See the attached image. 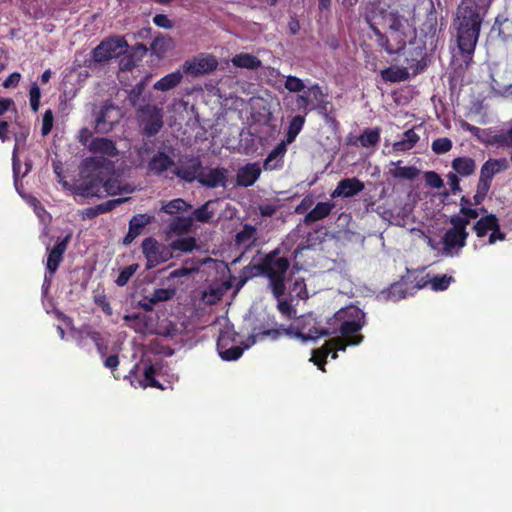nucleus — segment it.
<instances>
[{
  "label": "nucleus",
  "mask_w": 512,
  "mask_h": 512,
  "mask_svg": "<svg viewBox=\"0 0 512 512\" xmlns=\"http://www.w3.org/2000/svg\"><path fill=\"white\" fill-rule=\"evenodd\" d=\"M308 93L317 102L324 101L325 97L327 96V94L323 92L322 87L319 84H317V83L313 84L312 86H310L308 88Z\"/></svg>",
  "instance_id": "64"
},
{
  "label": "nucleus",
  "mask_w": 512,
  "mask_h": 512,
  "mask_svg": "<svg viewBox=\"0 0 512 512\" xmlns=\"http://www.w3.org/2000/svg\"><path fill=\"white\" fill-rule=\"evenodd\" d=\"M231 62L235 67L249 70H256L262 65L259 58L249 53L237 54L231 59Z\"/></svg>",
  "instance_id": "29"
},
{
  "label": "nucleus",
  "mask_w": 512,
  "mask_h": 512,
  "mask_svg": "<svg viewBox=\"0 0 512 512\" xmlns=\"http://www.w3.org/2000/svg\"><path fill=\"white\" fill-rule=\"evenodd\" d=\"M333 321H347V322H359L366 321L365 313L362 309L357 306H347L338 310L334 316Z\"/></svg>",
  "instance_id": "25"
},
{
  "label": "nucleus",
  "mask_w": 512,
  "mask_h": 512,
  "mask_svg": "<svg viewBox=\"0 0 512 512\" xmlns=\"http://www.w3.org/2000/svg\"><path fill=\"white\" fill-rule=\"evenodd\" d=\"M346 344L344 340L335 337L327 341L321 348L313 351L311 361L314 362L315 365L322 371H325L324 366L326 364V359L330 353H332V358H337V351H345Z\"/></svg>",
  "instance_id": "8"
},
{
  "label": "nucleus",
  "mask_w": 512,
  "mask_h": 512,
  "mask_svg": "<svg viewBox=\"0 0 512 512\" xmlns=\"http://www.w3.org/2000/svg\"><path fill=\"white\" fill-rule=\"evenodd\" d=\"M218 66L217 59L212 55L200 54L182 65V71L191 76H200L214 71Z\"/></svg>",
  "instance_id": "7"
},
{
  "label": "nucleus",
  "mask_w": 512,
  "mask_h": 512,
  "mask_svg": "<svg viewBox=\"0 0 512 512\" xmlns=\"http://www.w3.org/2000/svg\"><path fill=\"white\" fill-rule=\"evenodd\" d=\"M217 200H208L200 207L196 208L192 215L193 220H196L201 223H208L214 216V209L212 205L216 203Z\"/></svg>",
  "instance_id": "33"
},
{
  "label": "nucleus",
  "mask_w": 512,
  "mask_h": 512,
  "mask_svg": "<svg viewBox=\"0 0 512 512\" xmlns=\"http://www.w3.org/2000/svg\"><path fill=\"white\" fill-rule=\"evenodd\" d=\"M171 248L176 252H192L197 248V240L193 236L179 237L171 242Z\"/></svg>",
  "instance_id": "34"
},
{
  "label": "nucleus",
  "mask_w": 512,
  "mask_h": 512,
  "mask_svg": "<svg viewBox=\"0 0 512 512\" xmlns=\"http://www.w3.org/2000/svg\"><path fill=\"white\" fill-rule=\"evenodd\" d=\"M160 301V289H155L153 296L148 298L145 297L139 302V306L145 311L150 312L154 305Z\"/></svg>",
  "instance_id": "54"
},
{
  "label": "nucleus",
  "mask_w": 512,
  "mask_h": 512,
  "mask_svg": "<svg viewBox=\"0 0 512 512\" xmlns=\"http://www.w3.org/2000/svg\"><path fill=\"white\" fill-rule=\"evenodd\" d=\"M138 267H139L138 264H132V265L125 267L120 272L115 283L120 287L125 286L129 282L130 278L136 273Z\"/></svg>",
  "instance_id": "49"
},
{
  "label": "nucleus",
  "mask_w": 512,
  "mask_h": 512,
  "mask_svg": "<svg viewBox=\"0 0 512 512\" xmlns=\"http://www.w3.org/2000/svg\"><path fill=\"white\" fill-rule=\"evenodd\" d=\"M304 123H305V115H303V116L296 115L290 120L287 135H286V139H287L288 143H291L295 140L297 135L302 130Z\"/></svg>",
  "instance_id": "38"
},
{
  "label": "nucleus",
  "mask_w": 512,
  "mask_h": 512,
  "mask_svg": "<svg viewBox=\"0 0 512 512\" xmlns=\"http://www.w3.org/2000/svg\"><path fill=\"white\" fill-rule=\"evenodd\" d=\"M197 181L207 188H225L228 181V170L226 168L217 167L205 171L202 168Z\"/></svg>",
  "instance_id": "13"
},
{
  "label": "nucleus",
  "mask_w": 512,
  "mask_h": 512,
  "mask_svg": "<svg viewBox=\"0 0 512 512\" xmlns=\"http://www.w3.org/2000/svg\"><path fill=\"white\" fill-rule=\"evenodd\" d=\"M120 118L119 110L110 104L104 105L95 119V130L98 133L110 132Z\"/></svg>",
  "instance_id": "11"
},
{
  "label": "nucleus",
  "mask_w": 512,
  "mask_h": 512,
  "mask_svg": "<svg viewBox=\"0 0 512 512\" xmlns=\"http://www.w3.org/2000/svg\"><path fill=\"white\" fill-rule=\"evenodd\" d=\"M144 378L140 381V384L142 387L146 388L148 386L150 387H156L160 388V384L155 379L156 369L151 364L144 363Z\"/></svg>",
  "instance_id": "44"
},
{
  "label": "nucleus",
  "mask_w": 512,
  "mask_h": 512,
  "mask_svg": "<svg viewBox=\"0 0 512 512\" xmlns=\"http://www.w3.org/2000/svg\"><path fill=\"white\" fill-rule=\"evenodd\" d=\"M338 323L334 331H339L342 335L344 343L347 345H358L363 341V336L357 334L366 324V321L357 320V322L334 321Z\"/></svg>",
  "instance_id": "12"
},
{
  "label": "nucleus",
  "mask_w": 512,
  "mask_h": 512,
  "mask_svg": "<svg viewBox=\"0 0 512 512\" xmlns=\"http://www.w3.org/2000/svg\"><path fill=\"white\" fill-rule=\"evenodd\" d=\"M419 171L417 168L410 166V167H400L397 166L394 169L389 170V174L396 179H408L412 180L415 177H417Z\"/></svg>",
  "instance_id": "41"
},
{
  "label": "nucleus",
  "mask_w": 512,
  "mask_h": 512,
  "mask_svg": "<svg viewBox=\"0 0 512 512\" xmlns=\"http://www.w3.org/2000/svg\"><path fill=\"white\" fill-rule=\"evenodd\" d=\"M90 152L101 154L107 157H115L118 155V149L115 143L108 138H94L88 145Z\"/></svg>",
  "instance_id": "23"
},
{
  "label": "nucleus",
  "mask_w": 512,
  "mask_h": 512,
  "mask_svg": "<svg viewBox=\"0 0 512 512\" xmlns=\"http://www.w3.org/2000/svg\"><path fill=\"white\" fill-rule=\"evenodd\" d=\"M133 319H140L144 323V332L150 334H158L159 333V323H158V315L155 314V317L152 314L139 316L137 314L134 315H125L124 320L130 322Z\"/></svg>",
  "instance_id": "32"
},
{
  "label": "nucleus",
  "mask_w": 512,
  "mask_h": 512,
  "mask_svg": "<svg viewBox=\"0 0 512 512\" xmlns=\"http://www.w3.org/2000/svg\"><path fill=\"white\" fill-rule=\"evenodd\" d=\"M420 140L414 129H408L403 133V138L393 143L394 152H405L411 150Z\"/></svg>",
  "instance_id": "28"
},
{
  "label": "nucleus",
  "mask_w": 512,
  "mask_h": 512,
  "mask_svg": "<svg viewBox=\"0 0 512 512\" xmlns=\"http://www.w3.org/2000/svg\"><path fill=\"white\" fill-rule=\"evenodd\" d=\"M432 151L435 154H445L452 148V141L447 137L437 138L432 142Z\"/></svg>",
  "instance_id": "48"
},
{
  "label": "nucleus",
  "mask_w": 512,
  "mask_h": 512,
  "mask_svg": "<svg viewBox=\"0 0 512 512\" xmlns=\"http://www.w3.org/2000/svg\"><path fill=\"white\" fill-rule=\"evenodd\" d=\"M277 300H278L277 308H278L279 312L281 314H283L284 316H286L287 318H292L295 313V310L292 308L291 304L287 300H284L281 298H279Z\"/></svg>",
  "instance_id": "63"
},
{
  "label": "nucleus",
  "mask_w": 512,
  "mask_h": 512,
  "mask_svg": "<svg viewBox=\"0 0 512 512\" xmlns=\"http://www.w3.org/2000/svg\"><path fill=\"white\" fill-rule=\"evenodd\" d=\"M410 51L407 61L410 67H415L414 73H420L427 67V51H430L427 41L419 40L410 41Z\"/></svg>",
  "instance_id": "10"
},
{
  "label": "nucleus",
  "mask_w": 512,
  "mask_h": 512,
  "mask_svg": "<svg viewBox=\"0 0 512 512\" xmlns=\"http://www.w3.org/2000/svg\"><path fill=\"white\" fill-rule=\"evenodd\" d=\"M389 55L400 53L406 46L407 34L406 32H391L389 33Z\"/></svg>",
  "instance_id": "35"
},
{
  "label": "nucleus",
  "mask_w": 512,
  "mask_h": 512,
  "mask_svg": "<svg viewBox=\"0 0 512 512\" xmlns=\"http://www.w3.org/2000/svg\"><path fill=\"white\" fill-rule=\"evenodd\" d=\"M90 338L95 343L97 350L101 357H104L107 352V345L105 344L103 338L101 337L100 333L98 332H92L90 333Z\"/></svg>",
  "instance_id": "61"
},
{
  "label": "nucleus",
  "mask_w": 512,
  "mask_h": 512,
  "mask_svg": "<svg viewBox=\"0 0 512 512\" xmlns=\"http://www.w3.org/2000/svg\"><path fill=\"white\" fill-rule=\"evenodd\" d=\"M410 74L405 67H388L381 71V77L386 82L397 83L405 81Z\"/></svg>",
  "instance_id": "31"
},
{
  "label": "nucleus",
  "mask_w": 512,
  "mask_h": 512,
  "mask_svg": "<svg viewBox=\"0 0 512 512\" xmlns=\"http://www.w3.org/2000/svg\"><path fill=\"white\" fill-rule=\"evenodd\" d=\"M192 223V217H175L169 226L172 232L183 234L190 231Z\"/></svg>",
  "instance_id": "39"
},
{
  "label": "nucleus",
  "mask_w": 512,
  "mask_h": 512,
  "mask_svg": "<svg viewBox=\"0 0 512 512\" xmlns=\"http://www.w3.org/2000/svg\"><path fill=\"white\" fill-rule=\"evenodd\" d=\"M489 189H490V187H487L484 184L478 183L476 193L473 196L472 204L475 206L480 205L486 198Z\"/></svg>",
  "instance_id": "59"
},
{
  "label": "nucleus",
  "mask_w": 512,
  "mask_h": 512,
  "mask_svg": "<svg viewBox=\"0 0 512 512\" xmlns=\"http://www.w3.org/2000/svg\"><path fill=\"white\" fill-rule=\"evenodd\" d=\"M284 86L290 92H301L305 88L304 82L300 78L293 75L286 77Z\"/></svg>",
  "instance_id": "51"
},
{
  "label": "nucleus",
  "mask_w": 512,
  "mask_h": 512,
  "mask_svg": "<svg viewBox=\"0 0 512 512\" xmlns=\"http://www.w3.org/2000/svg\"><path fill=\"white\" fill-rule=\"evenodd\" d=\"M301 328L294 330L292 337H296L306 342L316 340L322 336H329L331 332L328 329L318 327L317 322L312 316L303 317L300 321Z\"/></svg>",
  "instance_id": "9"
},
{
  "label": "nucleus",
  "mask_w": 512,
  "mask_h": 512,
  "mask_svg": "<svg viewBox=\"0 0 512 512\" xmlns=\"http://www.w3.org/2000/svg\"><path fill=\"white\" fill-rule=\"evenodd\" d=\"M507 167L508 162L505 158L487 160L481 167L478 183L491 187L493 177Z\"/></svg>",
  "instance_id": "16"
},
{
  "label": "nucleus",
  "mask_w": 512,
  "mask_h": 512,
  "mask_svg": "<svg viewBox=\"0 0 512 512\" xmlns=\"http://www.w3.org/2000/svg\"><path fill=\"white\" fill-rule=\"evenodd\" d=\"M152 219H154V217L148 214H138L132 217L129 222L128 233L123 239V243L125 245L132 243L134 239L141 234L143 228L151 223Z\"/></svg>",
  "instance_id": "21"
},
{
  "label": "nucleus",
  "mask_w": 512,
  "mask_h": 512,
  "mask_svg": "<svg viewBox=\"0 0 512 512\" xmlns=\"http://www.w3.org/2000/svg\"><path fill=\"white\" fill-rule=\"evenodd\" d=\"M119 68L122 71H131L135 66L137 60L134 55L131 53H127V51L120 56Z\"/></svg>",
  "instance_id": "52"
},
{
  "label": "nucleus",
  "mask_w": 512,
  "mask_h": 512,
  "mask_svg": "<svg viewBox=\"0 0 512 512\" xmlns=\"http://www.w3.org/2000/svg\"><path fill=\"white\" fill-rule=\"evenodd\" d=\"M286 144L285 142H280L279 144H277L271 151L270 153L268 154L265 162H264V168L266 170L268 169H273L274 166H271V162L277 158H280L282 159L286 153Z\"/></svg>",
  "instance_id": "45"
},
{
  "label": "nucleus",
  "mask_w": 512,
  "mask_h": 512,
  "mask_svg": "<svg viewBox=\"0 0 512 512\" xmlns=\"http://www.w3.org/2000/svg\"><path fill=\"white\" fill-rule=\"evenodd\" d=\"M256 228L250 224H245L236 236L235 243L237 246H243L245 250L250 249L256 242Z\"/></svg>",
  "instance_id": "27"
},
{
  "label": "nucleus",
  "mask_w": 512,
  "mask_h": 512,
  "mask_svg": "<svg viewBox=\"0 0 512 512\" xmlns=\"http://www.w3.org/2000/svg\"><path fill=\"white\" fill-rule=\"evenodd\" d=\"M230 344V337L227 333H221L217 340V350L221 359L225 361H235L243 354V348Z\"/></svg>",
  "instance_id": "18"
},
{
  "label": "nucleus",
  "mask_w": 512,
  "mask_h": 512,
  "mask_svg": "<svg viewBox=\"0 0 512 512\" xmlns=\"http://www.w3.org/2000/svg\"><path fill=\"white\" fill-rule=\"evenodd\" d=\"M54 116L51 110H46L42 118L41 133L43 136H47L52 129Z\"/></svg>",
  "instance_id": "58"
},
{
  "label": "nucleus",
  "mask_w": 512,
  "mask_h": 512,
  "mask_svg": "<svg viewBox=\"0 0 512 512\" xmlns=\"http://www.w3.org/2000/svg\"><path fill=\"white\" fill-rule=\"evenodd\" d=\"M127 200H128L127 198H118V199L109 200L105 203H101L96 206L98 214L100 215L103 213H107V212L113 210L116 206L124 203Z\"/></svg>",
  "instance_id": "55"
},
{
  "label": "nucleus",
  "mask_w": 512,
  "mask_h": 512,
  "mask_svg": "<svg viewBox=\"0 0 512 512\" xmlns=\"http://www.w3.org/2000/svg\"><path fill=\"white\" fill-rule=\"evenodd\" d=\"M127 47L128 44L123 38H108L93 49L92 57L95 62H106L113 58L120 57L126 52Z\"/></svg>",
  "instance_id": "5"
},
{
  "label": "nucleus",
  "mask_w": 512,
  "mask_h": 512,
  "mask_svg": "<svg viewBox=\"0 0 512 512\" xmlns=\"http://www.w3.org/2000/svg\"><path fill=\"white\" fill-rule=\"evenodd\" d=\"M334 207L335 203L333 202H318L316 206L305 215L304 224L310 225L323 220L331 214Z\"/></svg>",
  "instance_id": "24"
},
{
  "label": "nucleus",
  "mask_w": 512,
  "mask_h": 512,
  "mask_svg": "<svg viewBox=\"0 0 512 512\" xmlns=\"http://www.w3.org/2000/svg\"><path fill=\"white\" fill-rule=\"evenodd\" d=\"M296 103L298 108L304 111L305 115L313 110V107L310 106V95L308 92L298 95Z\"/></svg>",
  "instance_id": "60"
},
{
  "label": "nucleus",
  "mask_w": 512,
  "mask_h": 512,
  "mask_svg": "<svg viewBox=\"0 0 512 512\" xmlns=\"http://www.w3.org/2000/svg\"><path fill=\"white\" fill-rule=\"evenodd\" d=\"M365 188L364 183L356 177L341 179L331 193V198H350L359 194Z\"/></svg>",
  "instance_id": "14"
},
{
  "label": "nucleus",
  "mask_w": 512,
  "mask_h": 512,
  "mask_svg": "<svg viewBox=\"0 0 512 512\" xmlns=\"http://www.w3.org/2000/svg\"><path fill=\"white\" fill-rule=\"evenodd\" d=\"M483 18L477 4L461 3L457 8L453 27L458 48L463 55L472 56L480 34Z\"/></svg>",
  "instance_id": "2"
},
{
  "label": "nucleus",
  "mask_w": 512,
  "mask_h": 512,
  "mask_svg": "<svg viewBox=\"0 0 512 512\" xmlns=\"http://www.w3.org/2000/svg\"><path fill=\"white\" fill-rule=\"evenodd\" d=\"M261 168L258 163H248L240 167L236 174V184L241 187L252 186L259 178Z\"/></svg>",
  "instance_id": "20"
},
{
  "label": "nucleus",
  "mask_w": 512,
  "mask_h": 512,
  "mask_svg": "<svg viewBox=\"0 0 512 512\" xmlns=\"http://www.w3.org/2000/svg\"><path fill=\"white\" fill-rule=\"evenodd\" d=\"M437 13L434 9H432L426 16V19L421 25L420 28V38H423L422 41H427L429 44L430 52H434L437 47Z\"/></svg>",
  "instance_id": "15"
},
{
  "label": "nucleus",
  "mask_w": 512,
  "mask_h": 512,
  "mask_svg": "<svg viewBox=\"0 0 512 512\" xmlns=\"http://www.w3.org/2000/svg\"><path fill=\"white\" fill-rule=\"evenodd\" d=\"M290 261L287 257L280 256V249L276 248L267 253L261 261L253 266H246L244 273L248 270H255V275L264 276L268 280V288L276 299L286 294V281Z\"/></svg>",
  "instance_id": "3"
},
{
  "label": "nucleus",
  "mask_w": 512,
  "mask_h": 512,
  "mask_svg": "<svg viewBox=\"0 0 512 512\" xmlns=\"http://www.w3.org/2000/svg\"><path fill=\"white\" fill-rule=\"evenodd\" d=\"M406 26L403 19L398 15H391L389 18V33L391 32H405Z\"/></svg>",
  "instance_id": "56"
},
{
  "label": "nucleus",
  "mask_w": 512,
  "mask_h": 512,
  "mask_svg": "<svg viewBox=\"0 0 512 512\" xmlns=\"http://www.w3.org/2000/svg\"><path fill=\"white\" fill-rule=\"evenodd\" d=\"M292 334H293V327L284 328L283 326H281L279 328H271V329H266V330H259L256 333L255 336L258 339H261V340L266 338V337H269L272 340H277L282 335H287V336L292 337Z\"/></svg>",
  "instance_id": "37"
},
{
  "label": "nucleus",
  "mask_w": 512,
  "mask_h": 512,
  "mask_svg": "<svg viewBox=\"0 0 512 512\" xmlns=\"http://www.w3.org/2000/svg\"><path fill=\"white\" fill-rule=\"evenodd\" d=\"M190 208H192V206L181 198H176L166 205H162V211L167 214H178Z\"/></svg>",
  "instance_id": "40"
},
{
  "label": "nucleus",
  "mask_w": 512,
  "mask_h": 512,
  "mask_svg": "<svg viewBox=\"0 0 512 512\" xmlns=\"http://www.w3.org/2000/svg\"><path fill=\"white\" fill-rule=\"evenodd\" d=\"M454 173L461 177H468L476 170L475 160L470 157H457L451 163Z\"/></svg>",
  "instance_id": "26"
},
{
  "label": "nucleus",
  "mask_w": 512,
  "mask_h": 512,
  "mask_svg": "<svg viewBox=\"0 0 512 512\" xmlns=\"http://www.w3.org/2000/svg\"><path fill=\"white\" fill-rule=\"evenodd\" d=\"M450 224L452 225V227L450 228L451 230L468 234L466 229L468 225V220L466 218H463V216H451Z\"/></svg>",
  "instance_id": "53"
},
{
  "label": "nucleus",
  "mask_w": 512,
  "mask_h": 512,
  "mask_svg": "<svg viewBox=\"0 0 512 512\" xmlns=\"http://www.w3.org/2000/svg\"><path fill=\"white\" fill-rule=\"evenodd\" d=\"M142 251L147 260L146 269L155 268L160 263V247L156 239H144L142 242Z\"/></svg>",
  "instance_id": "22"
},
{
  "label": "nucleus",
  "mask_w": 512,
  "mask_h": 512,
  "mask_svg": "<svg viewBox=\"0 0 512 512\" xmlns=\"http://www.w3.org/2000/svg\"><path fill=\"white\" fill-rule=\"evenodd\" d=\"M107 172H105V179L103 184V194L105 195H116L121 191L131 192V190L126 187H121L119 181L113 178H107Z\"/></svg>",
  "instance_id": "42"
},
{
  "label": "nucleus",
  "mask_w": 512,
  "mask_h": 512,
  "mask_svg": "<svg viewBox=\"0 0 512 512\" xmlns=\"http://www.w3.org/2000/svg\"><path fill=\"white\" fill-rule=\"evenodd\" d=\"M499 219L494 214H488L482 216L473 225L472 229L475 231L478 238H482L487 235L488 231H491L493 227H496V223Z\"/></svg>",
  "instance_id": "30"
},
{
  "label": "nucleus",
  "mask_w": 512,
  "mask_h": 512,
  "mask_svg": "<svg viewBox=\"0 0 512 512\" xmlns=\"http://www.w3.org/2000/svg\"><path fill=\"white\" fill-rule=\"evenodd\" d=\"M454 278L448 275H435L430 280V285L433 291H444L448 289L450 284L454 282Z\"/></svg>",
  "instance_id": "43"
},
{
  "label": "nucleus",
  "mask_w": 512,
  "mask_h": 512,
  "mask_svg": "<svg viewBox=\"0 0 512 512\" xmlns=\"http://www.w3.org/2000/svg\"><path fill=\"white\" fill-rule=\"evenodd\" d=\"M358 141L361 146L366 148L376 146L380 141V129H364L363 133L359 136Z\"/></svg>",
  "instance_id": "36"
},
{
  "label": "nucleus",
  "mask_w": 512,
  "mask_h": 512,
  "mask_svg": "<svg viewBox=\"0 0 512 512\" xmlns=\"http://www.w3.org/2000/svg\"><path fill=\"white\" fill-rule=\"evenodd\" d=\"M469 234H464L458 231L448 229L443 237V251L446 255H452L454 250H460L466 245Z\"/></svg>",
  "instance_id": "19"
},
{
  "label": "nucleus",
  "mask_w": 512,
  "mask_h": 512,
  "mask_svg": "<svg viewBox=\"0 0 512 512\" xmlns=\"http://www.w3.org/2000/svg\"><path fill=\"white\" fill-rule=\"evenodd\" d=\"M506 238V234L501 231L499 221L496 223V227H493L491 230V234L488 238V243L490 245H493L496 243V241H504Z\"/></svg>",
  "instance_id": "62"
},
{
  "label": "nucleus",
  "mask_w": 512,
  "mask_h": 512,
  "mask_svg": "<svg viewBox=\"0 0 512 512\" xmlns=\"http://www.w3.org/2000/svg\"><path fill=\"white\" fill-rule=\"evenodd\" d=\"M424 180L427 186L440 189L444 186V182L440 175L435 171H427L424 173Z\"/></svg>",
  "instance_id": "50"
},
{
  "label": "nucleus",
  "mask_w": 512,
  "mask_h": 512,
  "mask_svg": "<svg viewBox=\"0 0 512 512\" xmlns=\"http://www.w3.org/2000/svg\"><path fill=\"white\" fill-rule=\"evenodd\" d=\"M202 169V162L199 157L182 156L179 158L172 172L186 182L198 180Z\"/></svg>",
  "instance_id": "6"
},
{
  "label": "nucleus",
  "mask_w": 512,
  "mask_h": 512,
  "mask_svg": "<svg viewBox=\"0 0 512 512\" xmlns=\"http://www.w3.org/2000/svg\"><path fill=\"white\" fill-rule=\"evenodd\" d=\"M183 77V71L177 70L162 77V91L172 89L178 85Z\"/></svg>",
  "instance_id": "46"
},
{
  "label": "nucleus",
  "mask_w": 512,
  "mask_h": 512,
  "mask_svg": "<svg viewBox=\"0 0 512 512\" xmlns=\"http://www.w3.org/2000/svg\"><path fill=\"white\" fill-rule=\"evenodd\" d=\"M71 239V235L68 234L65 238H63L61 241H59L55 247L51 250L47 248L48 258L46 263V268L50 273V276H53V274L58 269L59 264L63 260V254L65 253L68 243Z\"/></svg>",
  "instance_id": "17"
},
{
  "label": "nucleus",
  "mask_w": 512,
  "mask_h": 512,
  "mask_svg": "<svg viewBox=\"0 0 512 512\" xmlns=\"http://www.w3.org/2000/svg\"><path fill=\"white\" fill-rule=\"evenodd\" d=\"M139 122L144 135L143 144L138 149L139 166L147 165L150 172L160 174V146L157 133L160 130V113L154 106L139 110Z\"/></svg>",
  "instance_id": "1"
},
{
  "label": "nucleus",
  "mask_w": 512,
  "mask_h": 512,
  "mask_svg": "<svg viewBox=\"0 0 512 512\" xmlns=\"http://www.w3.org/2000/svg\"><path fill=\"white\" fill-rule=\"evenodd\" d=\"M406 297V289L403 283L392 284L387 291V298L393 302H397Z\"/></svg>",
  "instance_id": "47"
},
{
  "label": "nucleus",
  "mask_w": 512,
  "mask_h": 512,
  "mask_svg": "<svg viewBox=\"0 0 512 512\" xmlns=\"http://www.w3.org/2000/svg\"><path fill=\"white\" fill-rule=\"evenodd\" d=\"M29 96H30V106H31L32 110L36 112L39 109L40 97H41L40 88L38 87V85L36 83H34L31 86Z\"/></svg>",
  "instance_id": "57"
},
{
  "label": "nucleus",
  "mask_w": 512,
  "mask_h": 512,
  "mask_svg": "<svg viewBox=\"0 0 512 512\" xmlns=\"http://www.w3.org/2000/svg\"><path fill=\"white\" fill-rule=\"evenodd\" d=\"M111 168V163L103 157H89L84 162L83 178L74 188L77 195L83 197H104L103 184L105 172Z\"/></svg>",
  "instance_id": "4"
}]
</instances>
